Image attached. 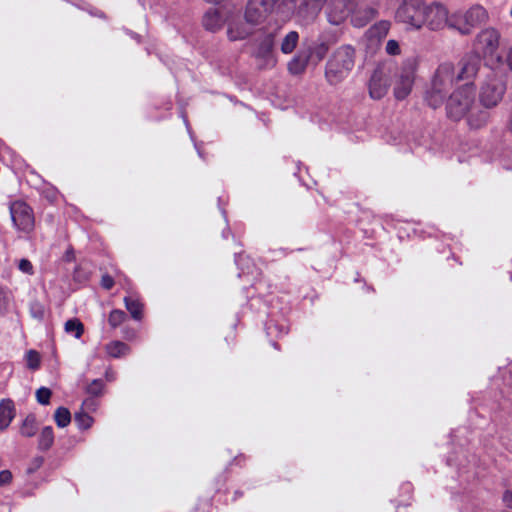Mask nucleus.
<instances>
[{
  "instance_id": "nucleus-6",
  "label": "nucleus",
  "mask_w": 512,
  "mask_h": 512,
  "mask_svg": "<svg viewBox=\"0 0 512 512\" xmlns=\"http://www.w3.org/2000/svg\"><path fill=\"white\" fill-rule=\"evenodd\" d=\"M505 85L502 76L495 71H490L486 76L480 90V101L486 108L496 106L502 99Z\"/></svg>"
},
{
  "instance_id": "nucleus-26",
  "label": "nucleus",
  "mask_w": 512,
  "mask_h": 512,
  "mask_svg": "<svg viewBox=\"0 0 512 512\" xmlns=\"http://www.w3.org/2000/svg\"><path fill=\"white\" fill-rule=\"evenodd\" d=\"M54 420L58 427L64 428L70 423L71 414L66 408L59 407L55 411Z\"/></svg>"
},
{
  "instance_id": "nucleus-20",
  "label": "nucleus",
  "mask_w": 512,
  "mask_h": 512,
  "mask_svg": "<svg viewBox=\"0 0 512 512\" xmlns=\"http://www.w3.org/2000/svg\"><path fill=\"white\" fill-rule=\"evenodd\" d=\"M15 416L14 405L10 400L0 402V430L6 429Z\"/></svg>"
},
{
  "instance_id": "nucleus-32",
  "label": "nucleus",
  "mask_w": 512,
  "mask_h": 512,
  "mask_svg": "<svg viewBox=\"0 0 512 512\" xmlns=\"http://www.w3.org/2000/svg\"><path fill=\"white\" fill-rule=\"evenodd\" d=\"M75 421L81 429H88L93 423V419L87 414H78Z\"/></svg>"
},
{
  "instance_id": "nucleus-7",
  "label": "nucleus",
  "mask_w": 512,
  "mask_h": 512,
  "mask_svg": "<svg viewBox=\"0 0 512 512\" xmlns=\"http://www.w3.org/2000/svg\"><path fill=\"white\" fill-rule=\"evenodd\" d=\"M10 213L13 224L19 231L29 233L33 230L35 224L34 214L25 202H13L10 206Z\"/></svg>"
},
{
  "instance_id": "nucleus-35",
  "label": "nucleus",
  "mask_w": 512,
  "mask_h": 512,
  "mask_svg": "<svg viewBox=\"0 0 512 512\" xmlns=\"http://www.w3.org/2000/svg\"><path fill=\"white\" fill-rule=\"evenodd\" d=\"M125 318L124 312L120 310H114L109 316V322L112 326H117L123 322Z\"/></svg>"
},
{
  "instance_id": "nucleus-11",
  "label": "nucleus",
  "mask_w": 512,
  "mask_h": 512,
  "mask_svg": "<svg viewBox=\"0 0 512 512\" xmlns=\"http://www.w3.org/2000/svg\"><path fill=\"white\" fill-rule=\"evenodd\" d=\"M389 88L388 74L378 69L374 71L369 82V94L373 99H381L384 97Z\"/></svg>"
},
{
  "instance_id": "nucleus-10",
  "label": "nucleus",
  "mask_w": 512,
  "mask_h": 512,
  "mask_svg": "<svg viewBox=\"0 0 512 512\" xmlns=\"http://www.w3.org/2000/svg\"><path fill=\"white\" fill-rule=\"evenodd\" d=\"M499 41V32L494 28H486L478 33L474 47L478 53L492 56L499 46Z\"/></svg>"
},
{
  "instance_id": "nucleus-37",
  "label": "nucleus",
  "mask_w": 512,
  "mask_h": 512,
  "mask_svg": "<svg viewBox=\"0 0 512 512\" xmlns=\"http://www.w3.org/2000/svg\"><path fill=\"white\" fill-rule=\"evenodd\" d=\"M44 313H45L44 306L41 305L40 303H34L31 306V314L34 318L41 319V318H43Z\"/></svg>"
},
{
  "instance_id": "nucleus-2",
  "label": "nucleus",
  "mask_w": 512,
  "mask_h": 512,
  "mask_svg": "<svg viewBox=\"0 0 512 512\" xmlns=\"http://www.w3.org/2000/svg\"><path fill=\"white\" fill-rule=\"evenodd\" d=\"M488 19L487 10L481 5H473L466 10H457L451 13L450 29L462 35L470 34L476 26Z\"/></svg>"
},
{
  "instance_id": "nucleus-23",
  "label": "nucleus",
  "mask_w": 512,
  "mask_h": 512,
  "mask_svg": "<svg viewBox=\"0 0 512 512\" xmlns=\"http://www.w3.org/2000/svg\"><path fill=\"white\" fill-rule=\"evenodd\" d=\"M36 432V420L33 416H27L20 427V434L25 437H32Z\"/></svg>"
},
{
  "instance_id": "nucleus-40",
  "label": "nucleus",
  "mask_w": 512,
  "mask_h": 512,
  "mask_svg": "<svg viewBox=\"0 0 512 512\" xmlns=\"http://www.w3.org/2000/svg\"><path fill=\"white\" fill-rule=\"evenodd\" d=\"M503 501L509 508H512V491H506L504 493Z\"/></svg>"
},
{
  "instance_id": "nucleus-4",
  "label": "nucleus",
  "mask_w": 512,
  "mask_h": 512,
  "mask_svg": "<svg viewBox=\"0 0 512 512\" xmlns=\"http://www.w3.org/2000/svg\"><path fill=\"white\" fill-rule=\"evenodd\" d=\"M353 66V49L350 47H341L329 60L326 68V76L331 83H337L348 75Z\"/></svg>"
},
{
  "instance_id": "nucleus-41",
  "label": "nucleus",
  "mask_w": 512,
  "mask_h": 512,
  "mask_svg": "<svg viewBox=\"0 0 512 512\" xmlns=\"http://www.w3.org/2000/svg\"><path fill=\"white\" fill-rule=\"evenodd\" d=\"M506 62L510 70H512V47L509 49L507 53Z\"/></svg>"
},
{
  "instance_id": "nucleus-5",
  "label": "nucleus",
  "mask_w": 512,
  "mask_h": 512,
  "mask_svg": "<svg viewBox=\"0 0 512 512\" xmlns=\"http://www.w3.org/2000/svg\"><path fill=\"white\" fill-rule=\"evenodd\" d=\"M427 4L423 0H403L395 12V18L412 28L424 26V14Z\"/></svg>"
},
{
  "instance_id": "nucleus-18",
  "label": "nucleus",
  "mask_w": 512,
  "mask_h": 512,
  "mask_svg": "<svg viewBox=\"0 0 512 512\" xmlns=\"http://www.w3.org/2000/svg\"><path fill=\"white\" fill-rule=\"evenodd\" d=\"M311 62L310 55L306 50H300L289 62L287 69L293 75L302 74Z\"/></svg>"
},
{
  "instance_id": "nucleus-19",
  "label": "nucleus",
  "mask_w": 512,
  "mask_h": 512,
  "mask_svg": "<svg viewBox=\"0 0 512 512\" xmlns=\"http://www.w3.org/2000/svg\"><path fill=\"white\" fill-rule=\"evenodd\" d=\"M225 21L223 12L217 8L209 9L203 17V25L207 30H219Z\"/></svg>"
},
{
  "instance_id": "nucleus-17",
  "label": "nucleus",
  "mask_w": 512,
  "mask_h": 512,
  "mask_svg": "<svg viewBox=\"0 0 512 512\" xmlns=\"http://www.w3.org/2000/svg\"><path fill=\"white\" fill-rule=\"evenodd\" d=\"M256 56L260 60V65L263 68L273 67L276 64L273 43L270 39H267L261 43L257 50Z\"/></svg>"
},
{
  "instance_id": "nucleus-24",
  "label": "nucleus",
  "mask_w": 512,
  "mask_h": 512,
  "mask_svg": "<svg viewBox=\"0 0 512 512\" xmlns=\"http://www.w3.org/2000/svg\"><path fill=\"white\" fill-rule=\"evenodd\" d=\"M306 51L310 55L311 63L317 64L326 55V53L328 51V47L325 43H321V44L316 45L313 49L306 50Z\"/></svg>"
},
{
  "instance_id": "nucleus-27",
  "label": "nucleus",
  "mask_w": 512,
  "mask_h": 512,
  "mask_svg": "<svg viewBox=\"0 0 512 512\" xmlns=\"http://www.w3.org/2000/svg\"><path fill=\"white\" fill-rule=\"evenodd\" d=\"M54 441L53 429L50 426L44 427L40 433V447L48 449L52 446Z\"/></svg>"
},
{
  "instance_id": "nucleus-30",
  "label": "nucleus",
  "mask_w": 512,
  "mask_h": 512,
  "mask_svg": "<svg viewBox=\"0 0 512 512\" xmlns=\"http://www.w3.org/2000/svg\"><path fill=\"white\" fill-rule=\"evenodd\" d=\"M361 10H358L356 11L354 14H353V17H352V21L355 25L357 26H362L364 25L369 19L373 18L374 17V10L373 9H366L364 11L365 13V19L362 20L361 17H360V14H361Z\"/></svg>"
},
{
  "instance_id": "nucleus-39",
  "label": "nucleus",
  "mask_w": 512,
  "mask_h": 512,
  "mask_svg": "<svg viewBox=\"0 0 512 512\" xmlns=\"http://www.w3.org/2000/svg\"><path fill=\"white\" fill-rule=\"evenodd\" d=\"M102 286L105 288V289H110L112 286H113V279L110 277V276H103L102 277Z\"/></svg>"
},
{
  "instance_id": "nucleus-12",
  "label": "nucleus",
  "mask_w": 512,
  "mask_h": 512,
  "mask_svg": "<svg viewBox=\"0 0 512 512\" xmlns=\"http://www.w3.org/2000/svg\"><path fill=\"white\" fill-rule=\"evenodd\" d=\"M352 0H331L328 8L329 21L333 24H340L351 11Z\"/></svg>"
},
{
  "instance_id": "nucleus-3",
  "label": "nucleus",
  "mask_w": 512,
  "mask_h": 512,
  "mask_svg": "<svg viewBox=\"0 0 512 512\" xmlns=\"http://www.w3.org/2000/svg\"><path fill=\"white\" fill-rule=\"evenodd\" d=\"M454 81V67L452 64L444 63L440 65L432 80L431 88L427 93L428 104L433 107H439Z\"/></svg>"
},
{
  "instance_id": "nucleus-15",
  "label": "nucleus",
  "mask_w": 512,
  "mask_h": 512,
  "mask_svg": "<svg viewBox=\"0 0 512 512\" xmlns=\"http://www.w3.org/2000/svg\"><path fill=\"white\" fill-rule=\"evenodd\" d=\"M255 27L251 23H247L245 17L237 19L229 23L228 37L230 40H242L251 35Z\"/></svg>"
},
{
  "instance_id": "nucleus-14",
  "label": "nucleus",
  "mask_w": 512,
  "mask_h": 512,
  "mask_svg": "<svg viewBox=\"0 0 512 512\" xmlns=\"http://www.w3.org/2000/svg\"><path fill=\"white\" fill-rule=\"evenodd\" d=\"M295 5L297 14L304 18L309 19L316 16L320 11L325 0H291Z\"/></svg>"
},
{
  "instance_id": "nucleus-13",
  "label": "nucleus",
  "mask_w": 512,
  "mask_h": 512,
  "mask_svg": "<svg viewBox=\"0 0 512 512\" xmlns=\"http://www.w3.org/2000/svg\"><path fill=\"white\" fill-rule=\"evenodd\" d=\"M414 82V67L410 65L409 68L404 69L396 82L394 93L397 99H404L409 95L412 90Z\"/></svg>"
},
{
  "instance_id": "nucleus-8",
  "label": "nucleus",
  "mask_w": 512,
  "mask_h": 512,
  "mask_svg": "<svg viewBox=\"0 0 512 512\" xmlns=\"http://www.w3.org/2000/svg\"><path fill=\"white\" fill-rule=\"evenodd\" d=\"M451 13L446 7L438 3L427 4L424 14V25L431 30L450 28Z\"/></svg>"
},
{
  "instance_id": "nucleus-38",
  "label": "nucleus",
  "mask_w": 512,
  "mask_h": 512,
  "mask_svg": "<svg viewBox=\"0 0 512 512\" xmlns=\"http://www.w3.org/2000/svg\"><path fill=\"white\" fill-rule=\"evenodd\" d=\"M12 480V473L9 470L0 472V486L7 485Z\"/></svg>"
},
{
  "instance_id": "nucleus-29",
  "label": "nucleus",
  "mask_w": 512,
  "mask_h": 512,
  "mask_svg": "<svg viewBox=\"0 0 512 512\" xmlns=\"http://www.w3.org/2000/svg\"><path fill=\"white\" fill-rule=\"evenodd\" d=\"M125 302H126V308L131 313L132 317L135 319H140L141 318V310H142L141 304L138 301L130 299V298H127L125 300Z\"/></svg>"
},
{
  "instance_id": "nucleus-16",
  "label": "nucleus",
  "mask_w": 512,
  "mask_h": 512,
  "mask_svg": "<svg viewBox=\"0 0 512 512\" xmlns=\"http://www.w3.org/2000/svg\"><path fill=\"white\" fill-rule=\"evenodd\" d=\"M480 60L478 56L470 55L462 59L458 66L457 78L459 80H470L472 79L478 69Z\"/></svg>"
},
{
  "instance_id": "nucleus-28",
  "label": "nucleus",
  "mask_w": 512,
  "mask_h": 512,
  "mask_svg": "<svg viewBox=\"0 0 512 512\" xmlns=\"http://www.w3.org/2000/svg\"><path fill=\"white\" fill-rule=\"evenodd\" d=\"M107 353L112 357H120L128 352V348L124 343L121 342H113L109 344L106 348Z\"/></svg>"
},
{
  "instance_id": "nucleus-34",
  "label": "nucleus",
  "mask_w": 512,
  "mask_h": 512,
  "mask_svg": "<svg viewBox=\"0 0 512 512\" xmlns=\"http://www.w3.org/2000/svg\"><path fill=\"white\" fill-rule=\"evenodd\" d=\"M18 269L27 275H32L34 273L32 263L27 259H21L18 262Z\"/></svg>"
},
{
  "instance_id": "nucleus-21",
  "label": "nucleus",
  "mask_w": 512,
  "mask_h": 512,
  "mask_svg": "<svg viewBox=\"0 0 512 512\" xmlns=\"http://www.w3.org/2000/svg\"><path fill=\"white\" fill-rule=\"evenodd\" d=\"M299 42V34L296 31L288 32L280 40V50L284 54H290L294 51Z\"/></svg>"
},
{
  "instance_id": "nucleus-1",
  "label": "nucleus",
  "mask_w": 512,
  "mask_h": 512,
  "mask_svg": "<svg viewBox=\"0 0 512 512\" xmlns=\"http://www.w3.org/2000/svg\"><path fill=\"white\" fill-rule=\"evenodd\" d=\"M446 109L453 120L467 117L472 128L482 127L488 119V114L474 105V90L470 85L455 90L448 99Z\"/></svg>"
},
{
  "instance_id": "nucleus-25",
  "label": "nucleus",
  "mask_w": 512,
  "mask_h": 512,
  "mask_svg": "<svg viewBox=\"0 0 512 512\" xmlns=\"http://www.w3.org/2000/svg\"><path fill=\"white\" fill-rule=\"evenodd\" d=\"M389 28H390V24L388 22H385V21L380 22V23L376 24L375 26H373L369 30V36L371 38L380 40L387 35Z\"/></svg>"
},
{
  "instance_id": "nucleus-31",
  "label": "nucleus",
  "mask_w": 512,
  "mask_h": 512,
  "mask_svg": "<svg viewBox=\"0 0 512 512\" xmlns=\"http://www.w3.org/2000/svg\"><path fill=\"white\" fill-rule=\"evenodd\" d=\"M51 391L48 388L42 387L36 391V399L42 405L49 404Z\"/></svg>"
},
{
  "instance_id": "nucleus-36",
  "label": "nucleus",
  "mask_w": 512,
  "mask_h": 512,
  "mask_svg": "<svg viewBox=\"0 0 512 512\" xmlns=\"http://www.w3.org/2000/svg\"><path fill=\"white\" fill-rule=\"evenodd\" d=\"M385 50L389 55H398L400 53L399 43L395 40H389Z\"/></svg>"
},
{
  "instance_id": "nucleus-22",
  "label": "nucleus",
  "mask_w": 512,
  "mask_h": 512,
  "mask_svg": "<svg viewBox=\"0 0 512 512\" xmlns=\"http://www.w3.org/2000/svg\"><path fill=\"white\" fill-rule=\"evenodd\" d=\"M64 330L66 333L74 334L76 338H80L84 333V326L80 320L73 318L65 322Z\"/></svg>"
},
{
  "instance_id": "nucleus-9",
  "label": "nucleus",
  "mask_w": 512,
  "mask_h": 512,
  "mask_svg": "<svg viewBox=\"0 0 512 512\" xmlns=\"http://www.w3.org/2000/svg\"><path fill=\"white\" fill-rule=\"evenodd\" d=\"M277 0H250L245 10V20L256 28L271 13Z\"/></svg>"
},
{
  "instance_id": "nucleus-33",
  "label": "nucleus",
  "mask_w": 512,
  "mask_h": 512,
  "mask_svg": "<svg viewBox=\"0 0 512 512\" xmlns=\"http://www.w3.org/2000/svg\"><path fill=\"white\" fill-rule=\"evenodd\" d=\"M27 366L31 369L38 368L40 364V356L35 351H29L26 355Z\"/></svg>"
}]
</instances>
